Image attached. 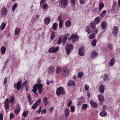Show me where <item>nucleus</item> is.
I'll return each instance as SVG.
<instances>
[{
    "label": "nucleus",
    "instance_id": "obj_1",
    "mask_svg": "<svg viewBox=\"0 0 120 120\" xmlns=\"http://www.w3.org/2000/svg\"><path fill=\"white\" fill-rule=\"evenodd\" d=\"M68 0H59V5L61 8H65L68 3Z\"/></svg>",
    "mask_w": 120,
    "mask_h": 120
},
{
    "label": "nucleus",
    "instance_id": "obj_2",
    "mask_svg": "<svg viewBox=\"0 0 120 120\" xmlns=\"http://www.w3.org/2000/svg\"><path fill=\"white\" fill-rule=\"evenodd\" d=\"M79 39V36L74 34H72L68 38V40L69 41L72 40V42L73 43H75L76 41H78Z\"/></svg>",
    "mask_w": 120,
    "mask_h": 120
},
{
    "label": "nucleus",
    "instance_id": "obj_3",
    "mask_svg": "<svg viewBox=\"0 0 120 120\" xmlns=\"http://www.w3.org/2000/svg\"><path fill=\"white\" fill-rule=\"evenodd\" d=\"M73 45L71 44H69L66 46L65 49L67 54H69L70 52L72 51L73 49Z\"/></svg>",
    "mask_w": 120,
    "mask_h": 120
},
{
    "label": "nucleus",
    "instance_id": "obj_4",
    "mask_svg": "<svg viewBox=\"0 0 120 120\" xmlns=\"http://www.w3.org/2000/svg\"><path fill=\"white\" fill-rule=\"evenodd\" d=\"M64 89L61 87L58 88L56 90V94L57 96H60L61 94H63L64 93Z\"/></svg>",
    "mask_w": 120,
    "mask_h": 120
},
{
    "label": "nucleus",
    "instance_id": "obj_5",
    "mask_svg": "<svg viewBox=\"0 0 120 120\" xmlns=\"http://www.w3.org/2000/svg\"><path fill=\"white\" fill-rule=\"evenodd\" d=\"M59 49V47H57L56 48L54 47H52L49 49L48 52L50 53H55L58 51Z\"/></svg>",
    "mask_w": 120,
    "mask_h": 120
},
{
    "label": "nucleus",
    "instance_id": "obj_6",
    "mask_svg": "<svg viewBox=\"0 0 120 120\" xmlns=\"http://www.w3.org/2000/svg\"><path fill=\"white\" fill-rule=\"evenodd\" d=\"M118 32V27L117 26H114L112 29V33L115 35H117Z\"/></svg>",
    "mask_w": 120,
    "mask_h": 120
},
{
    "label": "nucleus",
    "instance_id": "obj_7",
    "mask_svg": "<svg viewBox=\"0 0 120 120\" xmlns=\"http://www.w3.org/2000/svg\"><path fill=\"white\" fill-rule=\"evenodd\" d=\"M21 82L19 81L17 84H15L14 85V87L15 88H16L17 90H20L21 88Z\"/></svg>",
    "mask_w": 120,
    "mask_h": 120
},
{
    "label": "nucleus",
    "instance_id": "obj_8",
    "mask_svg": "<svg viewBox=\"0 0 120 120\" xmlns=\"http://www.w3.org/2000/svg\"><path fill=\"white\" fill-rule=\"evenodd\" d=\"M9 99L7 98L6 99L4 103V106L5 109L7 110L8 109L9 107V104L8 102Z\"/></svg>",
    "mask_w": 120,
    "mask_h": 120
},
{
    "label": "nucleus",
    "instance_id": "obj_9",
    "mask_svg": "<svg viewBox=\"0 0 120 120\" xmlns=\"http://www.w3.org/2000/svg\"><path fill=\"white\" fill-rule=\"evenodd\" d=\"M35 85L37 88L38 89V92L40 94H41L42 91V85L40 83Z\"/></svg>",
    "mask_w": 120,
    "mask_h": 120
},
{
    "label": "nucleus",
    "instance_id": "obj_10",
    "mask_svg": "<svg viewBox=\"0 0 120 120\" xmlns=\"http://www.w3.org/2000/svg\"><path fill=\"white\" fill-rule=\"evenodd\" d=\"M8 11L6 8H3L1 11V15L4 17H5L7 14Z\"/></svg>",
    "mask_w": 120,
    "mask_h": 120
},
{
    "label": "nucleus",
    "instance_id": "obj_11",
    "mask_svg": "<svg viewBox=\"0 0 120 120\" xmlns=\"http://www.w3.org/2000/svg\"><path fill=\"white\" fill-rule=\"evenodd\" d=\"M104 86L103 85H101L99 89L100 92L101 94H103L104 92Z\"/></svg>",
    "mask_w": 120,
    "mask_h": 120
},
{
    "label": "nucleus",
    "instance_id": "obj_12",
    "mask_svg": "<svg viewBox=\"0 0 120 120\" xmlns=\"http://www.w3.org/2000/svg\"><path fill=\"white\" fill-rule=\"evenodd\" d=\"M98 54L96 52H92L91 55V59H94L97 57L98 56Z\"/></svg>",
    "mask_w": 120,
    "mask_h": 120
},
{
    "label": "nucleus",
    "instance_id": "obj_13",
    "mask_svg": "<svg viewBox=\"0 0 120 120\" xmlns=\"http://www.w3.org/2000/svg\"><path fill=\"white\" fill-rule=\"evenodd\" d=\"M54 70L55 68L54 67H50L48 68V71L49 73L52 74L54 73Z\"/></svg>",
    "mask_w": 120,
    "mask_h": 120
},
{
    "label": "nucleus",
    "instance_id": "obj_14",
    "mask_svg": "<svg viewBox=\"0 0 120 120\" xmlns=\"http://www.w3.org/2000/svg\"><path fill=\"white\" fill-rule=\"evenodd\" d=\"M16 108L14 110V112L16 114H19L20 111V108L18 104L16 105Z\"/></svg>",
    "mask_w": 120,
    "mask_h": 120
},
{
    "label": "nucleus",
    "instance_id": "obj_15",
    "mask_svg": "<svg viewBox=\"0 0 120 120\" xmlns=\"http://www.w3.org/2000/svg\"><path fill=\"white\" fill-rule=\"evenodd\" d=\"M64 113L65 117H68L69 114V109L68 108L65 109L64 111Z\"/></svg>",
    "mask_w": 120,
    "mask_h": 120
},
{
    "label": "nucleus",
    "instance_id": "obj_16",
    "mask_svg": "<svg viewBox=\"0 0 120 120\" xmlns=\"http://www.w3.org/2000/svg\"><path fill=\"white\" fill-rule=\"evenodd\" d=\"M98 99L100 102H102L104 101V96L102 94H99L98 96Z\"/></svg>",
    "mask_w": 120,
    "mask_h": 120
},
{
    "label": "nucleus",
    "instance_id": "obj_17",
    "mask_svg": "<svg viewBox=\"0 0 120 120\" xmlns=\"http://www.w3.org/2000/svg\"><path fill=\"white\" fill-rule=\"evenodd\" d=\"M63 74L66 76L67 75L69 74V71L68 69L66 68H65L63 69Z\"/></svg>",
    "mask_w": 120,
    "mask_h": 120
},
{
    "label": "nucleus",
    "instance_id": "obj_18",
    "mask_svg": "<svg viewBox=\"0 0 120 120\" xmlns=\"http://www.w3.org/2000/svg\"><path fill=\"white\" fill-rule=\"evenodd\" d=\"M101 19L100 17H97L94 20V22L96 24H98L99 23Z\"/></svg>",
    "mask_w": 120,
    "mask_h": 120
},
{
    "label": "nucleus",
    "instance_id": "obj_19",
    "mask_svg": "<svg viewBox=\"0 0 120 120\" xmlns=\"http://www.w3.org/2000/svg\"><path fill=\"white\" fill-rule=\"evenodd\" d=\"M100 115L101 116L104 117L107 115V113L105 111L103 110L100 112Z\"/></svg>",
    "mask_w": 120,
    "mask_h": 120
},
{
    "label": "nucleus",
    "instance_id": "obj_20",
    "mask_svg": "<svg viewBox=\"0 0 120 120\" xmlns=\"http://www.w3.org/2000/svg\"><path fill=\"white\" fill-rule=\"evenodd\" d=\"M44 22L46 25L48 24L50 22V18L48 17L45 18L44 19Z\"/></svg>",
    "mask_w": 120,
    "mask_h": 120
},
{
    "label": "nucleus",
    "instance_id": "obj_21",
    "mask_svg": "<svg viewBox=\"0 0 120 120\" xmlns=\"http://www.w3.org/2000/svg\"><path fill=\"white\" fill-rule=\"evenodd\" d=\"M83 49L81 48H80L78 50V53L79 55L81 56H83L84 55V53H83Z\"/></svg>",
    "mask_w": 120,
    "mask_h": 120
},
{
    "label": "nucleus",
    "instance_id": "obj_22",
    "mask_svg": "<svg viewBox=\"0 0 120 120\" xmlns=\"http://www.w3.org/2000/svg\"><path fill=\"white\" fill-rule=\"evenodd\" d=\"M90 103L93 107L96 108L97 107V103L96 102H94L93 101H90Z\"/></svg>",
    "mask_w": 120,
    "mask_h": 120
},
{
    "label": "nucleus",
    "instance_id": "obj_23",
    "mask_svg": "<svg viewBox=\"0 0 120 120\" xmlns=\"http://www.w3.org/2000/svg\"><path fill=\"white\" fill-rule=\"evenodd\" d=\"M75 85V83L72 80L69 81L68 83V86H73Z\"/></svg>",
    "mask_w": 120,
    "mask_h": 120
},
{
    "label": "nucleus",
    "instance_id": "obj_24",
    "mask_svg": "<svg viewBox=\"0 0 120 120\" xmlns=\"http://www.w3.org/2000/svg\"><path fill=\"white\" fill-rule=\"evenodd\" d=\"M6 50V48L5 47H2L1 48V51L2 54H4L5 53Z\"/></svg>",
    "mask_w": 120,
    "mask_h": 120
},
{
    "label": "nucleus",
    "instance_id": "obj_25",
    "mask_svg": "<svg viewBox=\"0 0 120 120\" xmlns=\"http://www.w3.org/2000/svg\"><path fill=\"white\" fill-rule=\"evenodd\" d=\"M104 5L103 3H100L99 4V9L100 11L104 7Z\"/></svg>",
    "mask_w": 120,
    "mask_h": 120
},
{
    "label": "nucleus",
    "instance_id": "obj_26",
    "mask_svg": "<svg viewBox=\"0 0 120 120\" xmlns=\"http://www.w3.org/2000/svg\"><path fill=\"white\" fill-rule=\"evenodd\" d=\"M71 23L69 20L66 21L65 23V25L67 27H69L71 25Z\"/></svg>",
    "mask_w": 120,
    "mask_h": 120
},
{
    "label": "nucleus",
    "instance_id": "obj_27",
    "mask_svg": "<svg viewBox=\"0 0 120 120\" xmlns=\"http://www.w3.org/2000/svg\"><path fill=\"white\" fill-rule=\"evenodd\" d=\"M55 33L56 32L54 31H53L51 33V35L50 37V39L51 40L53 39L55 37Z\"/></svg>",
    "mask_w": 120,
    "mask_h": 120
},
{
    "label": "nucleus",
    "instance_id": "obj_28",
    "mask_svg": "<svg viewBox=\"0 0 120 120\" xmlns=\"http://www.w3.org/2000/svg\"><path fill=\"white\" fill-rule=\"evenodd\" d=\"M62 68L61 67H57L56 69V73H58L61 71Z\"/></svg>",
    "mask_w": 120,
    "mask_h": 120
},
{
    "label": "nucleus",
    "instance_id": "obj_29",
    "mask_svg": "<svg viewBox=\"0 0 120 120\" xmlns=\"http://www.w3.org/2000/svg\"><path fill=\"white\" fill-rule=\"evenodd\" d=\"M86 30L88 34H90L91 32V31L90 29V26H86Z\"/></svg>",
    "mask_w": 120,
    "mask_h": 120
},
{
    "label": "nucleus",
    "instance_id": "obj_30",
    "mask_svg": "<svg viewBox=\"0 0 120 120\" xmlns=\"http://www.w3.org/2000/svg\"><path fill=\"white\" fill-rule=\"evenodd\" d=\"M97 43V40L96 39L93 40L92 41L91 43V45L93 47H95Z\"/></svg>",
    "mask_w": 120,
    "mask_h": 120
},
{
    "label": "nucleus",
    "instance_id": "obj_31",
    "mask_svg": "<svg viewBox=\"0 0 120 120\" xmlns=\"http://www.w3.org/2000/svg\"><path fill=\"white\" fill-rule=\"evenodd\" d=\"M107 24L106 22H103L101 23V27L103 29H105L106 27Z\"/></svg>",
    "mask_w": 120,
    "mask_h": 120
},
{
    "label": "nucleus",
    "instance_id": "obj_32",
    "mask_svg": "<svg viewBox=\"0 0 120 120\" xmlns=\"http://www.w3.org/2000/svg\"><path fill=\"white\" fill-rule=\"evenodd\" d=\"M115 60L114 58H112L109 62V65L110 66H113L114 64Z\"/></svg>",
    "mask_w": 120,
    "mask_h": 120
},
{
    "label": "nucleus",
    "instance_id": "obj_33",
    "mask_svg": "<svg viewBox=\"0 0 120 120\" xmlns=\"http://www.w3.org/2000/svg\"><path fill=\"white\" fill-rule=\"evenodd\" d=\"M6 26V24L4 23H2L0 27V29L1 30L4 29Z\"/></svg>",
    "mask_w": 120,
    "mask_h": 120
},
{
    "label": "nucleus",
    "instance_id": "obj_34",
    "mask_svg": "<svg viewBox=\"0 0 120 120\" xmlns=\"http://www.w3.org/2000/svg\"><path fill=\"white\" fill-rule=\"evenodd\" d=\"M18 4L17 3H15L13 5L12 8V10L14 11L15 10V8L18 6Z\"/></svg>",
    "mask_w": 120,
    "mask_h": 120
},
{
    "label": "nucleus",
    "instance_id": "obj_35",
    "mask_svg": "<svg viewBox=\"0 0 120 120\" xmlns=\"http://www.w3.org/2000/svg\"><path fill=\"white\" fill-rule=\"evenodd\" d=\"M15 98L13 96H12L10 99H9L8 102H9L10 103H13L15 101Z\"/></svg>",
    "mask_w": 120,
    "mask_h": 120
},
{
    "label": "nucleus",
    "instance_id": "obj_36",
    "mask_svg": "<svg viewBox=\"0 0 120 120\" xmlns=\"http://www.w3.org/2000/svg\"><path fill=\"white\" fill-rule=\"evenodd\" d=\"M96 25L94 22H91V28L93 29H94L96 27Z\"/></svg>",
    "mask_w": 120,
    "mask_h": 120
},
{
    "label": "nucleus",
    "instance_id": "obj_37",
    "mask_svg": "<svg viewBox=\"0 0 120 120\" xmlns=\"http://www.w3.org/2000/svg\"><path fill=\"white\" fill-rule=\"evenodd\" d=\"M95 36V35L94 33L91 34L89 36V38L90 39H93Z\"/></svg>",
    "mask_w": 120,
    "mask_h": 120
},
{
    "label": "nucleus",
    "instance_id": "obj_38",
    "mask_svg": "<svg viewBox=\"0 0 120 120\" xmlns=\"http://www.w3.org/2000/svg\"><path fill=\"white\" fill-rule=\"evenodd\" d=\"M20 30L19 28H16L15 30V35L18 34L20 32Z\"/></svg>",
    "mask_w": 120,
    "mask_h": 120
},
{
    "label": "nucleus",
    "instance_id": "obj_39",
    "mask_svg": "<svg viewBox=\"0 0 120 120\" xmlns=\"http://www.w3.org/2000/svg\"><path fill=\"white\" fill-rule=\"evenodd\" d=\"M58 25L56 23H55L53 24V29L54 30H56L57 29Z\"/></svg>",
    "mask_w": 120,
    "mask_h": 120
},
{
    "label": "nucleus",
    "instance_id": "obj_40",
    "mask_svg": "<svg viewBox=\"0 0 120 120\" xmlns=\"http://www.w3.org/2000/svg\"><path fill=\"white\" fill-rule=\"evenodd\" d=\"M82 110H85L88 107V105L87 104H84L82 105Z\"/></svg>",
    "mask_w": 120,
    "mask_h": 120
},
{
    "label": "nucleus",
    "instance_id": "obj_41",
    "mask_svg": "<svg viewBox=\"0 0 120 120\" xmlns=\"http://www.w3.org/2000/svg\"><path fill=\"white\" fill-rule=\"evenodd\" d=\"M83 75V73L82 72H79L78 75V77L80 78H81Z\"/></svg>",
    "mask_w": 120,
    "mask_h": 120
},
{
    "label": "nucleus",
    "instance_id": "obj_42",
    "mask_svg": "<svg viewBox=\"0 0 120 120\" xmlns=\"http://www.w3.org/2000/svg\"><path fill=\"white\" fill-rule=\"evenodd\" d=\"M108 75L107 74H105L104 75L103 79V80L105 81H106L108 80Z\"/></svg>",
    "mask_w": 120,
    "mask_h": 120
},
{
    "label": "nucleus",
    "instance_id": "obj_43",
    "mask_svg": "<svg viewBox=\"0 0 120 120\" xmlns=\"http://www.w3.org/2000/svg\"><path fill=\"white\" fill-rule=\"evenodd\" d=\"M107 12L106 10L103 11L100 14L101 16L102 17H103L105 15Z\"/></svg>",
    "mask_w": 120,
    "mask_h": 120
},
{
    "label": "nucleus",
    "instance_id": "obj_44",
    "mask_svg": "<svg viewBox=\"0 0 120 120\" xmlns=\"http://www.w3.org/2000/svg\"><path fill=\"white\" fill-rule=\"evenodd\" d=\"M48 8V6L46 4H45L43 5V9H44L47 10Z\"/></svg>",
    "mask_w": 120,
    "mask_h": 120
},
{
    "label": "nucleus",
    "instance_id": "obj_45",
    "mask_svg": "<svg viewBox=\"0 0 120 120\" xmlns=\"http://www.w3.org/2000/svg\"><path fill=\"white\" fill-rule=\"evenodd\" d=\"M33 89L32 90V91L34 93H35L37 91V88L35 85L33 87Z\"/></svg>",
    "mask_w": 120,
    "mask_h": 120
},
{
    "label": "nucleus",
    "instance_id": "obj_46",
    "mask_svg": "<svg viewBox=\"0 0 120 120\" xmlns=\"http://www.w3.org/2000/svg\"><path fill=\"white\" fill-rule=\"evenodd\" d=\"M38 106L35 103L32 107L31 108L32 109H35L38 107Z\"/></svg>",
    "mask_w": 120,
    "mask_h": 120
},
{
    "label": "nucleus",
    "instance_id": "obj_47",
    "mask_svg": "<svg viewBox=\"0 0 120 120\" xmlns=\"http://www.w3.org/2000/svg\"><path fill=\"white\" fill-rule=\"evenodd\" d=\"M108 47L109 49L112 50L113 48L112 45L111 44H109L108 45Z\"/></svg>",
    "mask_w": 120,
    "mask_h": 120
},
{
    "label": "nucleus",
    "instance_id": "obj_48",
    "mask_svg": "<svg viewBox=\"0 0 120 120\" xmlns=\"http://www.w3.org/2000/svg\"><path fill=\"white\" fill-rule=\"evenodd\" d=\"M27 82L26 81L24 82L22 84V86L23 87H26L27 86Z\"/></svg>",
    "mask_w": 120,
    "mask_h": 120
},
{
    "label": "nucleus",
    "instance_id": "obj_49",
    "mask_svg": "<svg viewBox=\"0 0 120 120\" xmlns=\"http://www.w3.org/2000/svg\"><path fill=\"white\" fill-rule=\"evenodd\" d=\"M67 39L66 38H65L64 37L63 38V40L62 41V43L63 45H64V43L65 42H66L67 40Z\"/></svg>",
    "mask_w": 120,
    "mask_h": 120
},
{
    "label": "nucleus",
    "instance_id": "obj_50",
    "mask_svg": "<svg viewBox=\"0 0 120 120\" xmlns=\"http://www.w3.org/2000/svg\"><path fill=\"white\" fill-rule=\"evenodd\" d=\"M67 117L62 116H61L60 120H66Z\"/></svg>",
    "mask_w": 120,
    "mask_h": 120
},
{
    "label": "nucleus",
    "instance_id": "obj_51",
    "mask_svg": "<svg viewBox=\"0 0 120 120\" xmlns=\"http://www.w3.org/2000/svg\"><path fill=\"white\" fill-rule=\"evenodd\" d=\"M76 0H71V4L72 6H74L75 4V1Z\"/></svg>",
    "mask_w": 120,
    "mask_h": 120
},
{
    "label": "nucleus",
    "instance_id": "obj_52",
    "mask_svg": "<svg viewBox=\"0 0 120 120\" xmlns=\"http://www.w3.org/2000/svg\"><path fill=\"white\" fill-rule=\"evenodd\" d=\"M9 60V59L8 58L7 59V61L5 62V63H6V64H5L4 65V66H3V68H5L7 67V64L8 63Z\"/></svg>",
    "mask_w": 120,
    "mask_h": 120
},
{
    "label": "nucleus",
    "instance_id": "obj_53",
    "mask_svg": "<svg viewBox=\"0 0 120 120\" xmlns=\"http://www.w3.org/2000/svg\"><path fill=\"white\" fill-rule=\"evenodd\" d=\"M62 18V15H60L59 16L58 18V20L59 21V22H62V20L61 19Z\"/></svg>",
    "mask_w": 120,
    "mask_h": 120
},
{
    "label": "nucleus",
    "instance_id": "obj_54",
    "mask_svg": "<svg viewBox=\"0 0 120 120\" xmlns=\"http://www.w3.org/2000/svg\"><path fill=\"white\" fill-rule=\"evenodd\" d=\"M28 114V112L27 111H25L23 113V117H25Z\"/></svg>",
    "mask_w": 120,
    "mask_h": 120
},
{
    "label": "nucleus",
    "instance_id": "obj_55",
    "mask_svg": "<svg viewBox=\"0 0 120 120\" xmlns=\"http://www.w3.org/2000/svg\"><path fill=\"white\" fill-rule=\"evenodd\" d=\"M70 109L71 111V112H73L75 111V108L74 106H72L71 107Z\"/></svg>",
    "mask_w": 120,
    "mask_h": 120
},
{
    "label": "nucleus",
    "instance_id": "obj_56",
    "mask_svg": "<svg viewBox=\"0 0 120 120\" xmlns=\"http://www.w3.org/2000/svg\"><path fill=\"white\" fill-rule=\"evenodd\" d=\"M45 0H41L40 3V7H41V5L45 3Z\"/></svg>",
    "mask_w": 120,
    "mask_h": 120
},
{
    "label": "nucleus",
    "instance_id": "obj_57",
    "mask_svg": "<svg viewBox=\"0 0 120 120\" xmlns=\"http://www.w3.org/2000/svg\"><path fill=\"white\" fill-rule=\"evenodd\" d=\"M82 101H79L77 102V105L78 106H80L82 105Z\"/></svg>",
    "mask_w": 120,
    "mask_h": 120
},
{
    "label": "nucleus",
    "instance_id": "obj_58",
    "mask_svg": "<svg viewBox=\"0 0 120 120\" xmlns=\"http://www.w3.org/2000/svg\"><path fill=\"white\" fill-rule=\"evenodd\" d=\"M62 41V39L61 37H60L58 39V41L57 42V44L58 45H60L61 42V41Z\"/></svg>",
    "mask_w": 120,
    "mask_h": 120
},
{
    "label": "nucleus",
    "instance_id": "obj_59",
    "mask_svg": "<svg viewBox=\"0 0 120 120\" xmlns=\"http://www.w3.org/2000/svg\"><path fill=\"white\" fill-rule=\"evenodd\" d=\"M41 101V99H39L35 103H36V104H37L38 105L40 104Z\"/></svg>",
    "mask_w": 120,
    "mask_h": 120
},
{
    "label": "nucleus",
    "instance_id": "obj_60",
    "mask_svg": "<svg viewBox=\"0 0 120 120\" xmlns=\"http://www.w3.org/2000/svg\"><path fill=\"white\" fill-rule=\"evenodd\" d=\"M63 24V22H59V27L60 28H62Z\"/></svg>",
    "mask_w": 120,
    "mask_h": 120
},
{
    "label": "nucleus",
    "instance_id": "obj_61",
    "mask_svg": "<svg viewBox=\"0 0 120 120\" xmlns=\"http://www.w3.org/2000/svg\"><path fill=\"white\" fill-rule=\"evenodd\" d=\"M70 35V34H69L68 33H66L64 35V38H66L67 39V38L68 37H69Z\"/></svg>",
    "mask_w": 120,
    "mask_h": 120
},
{
    "label": "nucleus",
    "instance_id": "obj_62",
    "mask_svg": "<svg viewBox=\"0 0 120 120\" xmlns=\"http://www.w3.org/2000/svg\"><path fill=\"white\" fill-rule=\"evenodd\" d=\"M102 109H103L104 110H108V108L107 106H106L105 105V106H103L102 107Z\"/></svg>",
    "mask_w": 120,
    "mask_h": 120
},
{
    "label": "nucleus",
    "instance_id": "obj_63",
    "mask_svg": "<svg viewBox=\"0 0 120 120\" xmlns=\"http://www.w3.org/2000/svg\"><path fill=\"white\" fill-rule=\"evenodd\" d=\"M89 88V86L87 85H85V88L86 90H88Z\"/></svg>",
    "mask_w": 120,
    "mask_h": 120
},
{
    "label": "nucleus",
    "instance_id": "obj_64",
    "mask_svg": "<svg viewBox=\"0 0 120 120\" xmlns=\"http://www.w3.org/2000/svg\"><path fill=\"white\" fill-rule=\"evenodd\" d=\"M3 116L1 113L0 114V120H3Z\"/></svg>",
    "mask_w": 120,
    "mask_h": 120
}]
</instances>
